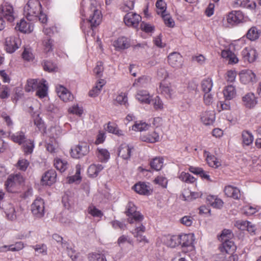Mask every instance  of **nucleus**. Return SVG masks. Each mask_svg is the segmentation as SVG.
Returning a JSON list of instances; mask_svg holds the SVG:
<instances>
[{
  "instance_id": "nucleus-56",
  "label": "nucleus",
  "mask_w": 261,
  "mask_h": 261,
  "mask_svg": "<svg viewBox=\"0 0 261 261\" xmlns=\"http://www.w3.org/2000/svg\"><path fill=\"white\" fill-rule=\"evenodd\" d=\"M42 43L45 52L47 53L52 50L53 40L50 39L49 36H46L44 39Z\"/></svg>"
},
{
  "instance_id": "nucleus-4",
  "label": "nucleus",
  "mask_w": 261,
  "mask_h": 261,
  "mask_svg": "<svg viewBox=\"0 0 261 261\" xmlns=\"http://www.w3.org/2000/svg\"><path fill=\"white\" fill-rule=\"evenodd\" d=\"M89 152V145L85 142H82L71 149L70 154L72 158L80 159L86 155Z\"/></svg>"
},
{
  "instance_id": "nucleus-17",
  "label": "nucleus",
  "mask_w": 261,
  "mask_h": 261,
  "mask_svg": "<svg viewBox=\"0 0 261 261\" xmlns=\"http://www.w3.org/2000/svg\"><path fill=\"white\" fill-rule=\"evenodd\" d=\"M56 91L61 99L65 102L72 100L73 99V96L71 93L62 86L57 87Z\"/></svg>"
},
{
  "instance_id": "nucleus-8",
  "label": "nucleus",
  "mask_w": 261,
  "mask_h": 261,
  "mask_svg": "<svg viewBox=\"0 0 261 261\" xmlns=\"http://www.w3.org/2000/svg\"><path fill=\"white\" fill-rule=\"evenodd\" d=\"M21 40L16 36L7 37L5 39V47L9 53H14L20 45Z\"/></svg>"
},
{
  "instance_id": "nucleus-38",
  "label": "nucleus",
  "mask_w": 261,
  "mask_h": 261,
  "mask_svg": "<svg viewBox=\"0 0 261 261\" xmlns=\"http://www.w3.org/2000/svg\"><path fill=\"white\" fill-rule=\"evenodd\" d=\"M96 153L98 160L101 162H107L110 158V153L106 149L98 148Z\"/></svg>"
},
{
  "instance_id": "nucleus-35",
  "label": "nucleus",
  "mask_w": 261,
  "mask_h": 261,
  "mask_svg": "<svg viewBox=\"0 0 261 261\" xmlns=\"http://www.w3.org/2000/svg\"><path fill=\"white\" fill-rule=\"evenodd\" d=\"M107 125V126L105 127V129L109 133L115 134L118 136H121L124 135L123 132L119 129L116 124L109 122Z\"/></svg>"
},
{
  "instance_id": "nucleus-1",
  "label": "nucleus",
  "mask_w": 261,
  "mask_h": 261,
  "mask_svg": "<svg viewBox=\"0 0 261 261\" xmlns=\"http://www.w3.org/2000/svg\"><path fill=\"white\" fill-rule=\"evenodd\" d=\"M100 6L95 0H91L90 7L88 11L89 15L87 19L91 28L98 25L101 21L102 15L99 10Z\"/></svg>"
},
{
  "instance_id": "nucleus-50",
  "label": "nucleus",
  "mask_w": 261,
  "mask_h": 261,
  "mask_svg": "<svg viewBox=\"0 0 261 261\" xmlns=\"http://www.w3.org/2000/svg\"><path fill=\"white\" fill-rule=\"evenodd\" d=\"M179 178L187 183H193L195 181V178L189 173L182 172L179 176Z\"/></svg>"
},
{
  "instance_id": "nucleus-54",
  "label": "nucleus",
  "mask_w": 261,
  "mask_h": 261,
  "mask_svg": "<svg viewBox=\"0 0 261 261\" xmlns=\"http://www.w3.org/2000/svg\"><path fill=\"white\" fill-rule=\"evenodd\" d=\"M88 259L89 261H107L103 254L97 253L89 254Z\"/></svg>"
},
{
  "instance_id": "nucleus-5",
  "label": "nucleus",
  "mask_w": 261,
  "mask_h": 261,
  "mask_svg": "<svg viewBox=\"0 0 261 261\" xmlns=\"http://www.w3.org/2000/svg\"><path fill=\"white\" fill-rule=\"evenodd\" d=\"M23 182V177L19 174L10 175L5 182V186L9 192H14L15 188Z\"/></svg>"
},
{
  "instance_id": "nucleus-18",
  "label": "nucleus",
  "mask_w": 261,
  "mask_h": 261,
  "mask_svg": "<svg viewBox=\"0 0 261 261\" xmlns=\"http://www.w3.org/2000/svg\"><path fill=\"white\" fill-rule=\"evenodd\" d=\"M133 146L129 145L126 143L122 144L118 150V156L124 160H128L130 158Z\"/></svg>"
},
{
  "instance_id": "nucleus-57",
  "label": "nucleus",
  "mask_w": 261,
  "mask_h": 261,
  "mask_svg": "<svg viewBox=\"0 0 261 261\" xmlns=\"http://www.w3.org/2000/svg\"><path fill=\"white\" fill-rule=\"evenodd\" d=\"M151 102L155 110H160L163 108V103L159 96L151 99Z\"/></svg>"
},
{
  "instance_id": "nucleus-27",
  "label": "nucleus",
  "mask_w": 261,
  "mask_h": 261,
  "mask_svg": "<svg viewBox=\"0 0 261 261\" xmlns=\"http://www.w3.org/2000/svg\"><path fill=\"white\" fill-rule=\"evenodd\" d=\"M46 82L43 79L40 81V84L36 89V95L40 98H44L47 95L48 87Z\"/></svg>"
},
{
  "instance_id": "nucleus-33",
  "label": "nucleus",
  "mask_w": 261,
  "mask_h": 261,
  "mask_svg": "<svg viewBox=\"0 0 261 261\" xmlns=\"http://www.w3.org/2000/svg\"><path fill=\"white\" fill-rule=\"evenodd\" d=\"M4 206L5 213L8 218L11 220L15 219L16 217V212L14 206L11 203H7Z\"/></svg>"
},
{
  "instance_id": "nucleus-28",
  "label": "nucleus",
  "mask_w": 261,
  "mask_h": 261,
  "mask_svg": "<svg viewBox=\"0 0 261 261\" xmlns=\"http://www.w3.org/2000/svg\"><path fill=\"white\" fill-rule=\"evenodd\" d=\"M140 138L143 142L154 143L159 141L160 137L155 132H153L150 134L141 135Z\"/></svg>"
},
{
  "instance_id": "nucleus-30",
  "label": "nucleus",
  "mask_w": 261,
  "mask_h": 261,
  "mask_svg": "<svg viewBox=\"0 0 261 261\" xmlns=\"http://www.w3.org/2000/svg\"><path fill=\"white\" fill-rule=\"evenodd\" d=\"M9 136L10 139L14 142L18 143L19 145L22 144L26 140L24 133L22 131H19L12 134L9 133Z\"/></svg>"
},
{
  "instance_id": "nucleus-37",
  "label": "nucleus",
  "mask_w": 261,
  "mask_h": 261,
  "mask_svg": "<svg viewBox=\"0 0 261 261\" xmlns=\"http://www.w3.org/2000/svg\"><path fill=\"white\" fill-rule=\"evenodd\" d=\"M223 94L226 99H232L236 95V91L234 87L232 85L226 86L223 90Z\"/></svg>"
},
{
  "instance_id": "nucleus-42",
  "label": "nucleus",
  "mask_w": 261,
  "mask_h": 261,
  "mask_svg": "<svg viewBox=\"0 0 261 261\" xmlns=\"http://www.w3.org/2000/svg\"><path fill=\"white\" fill-rule=\"evenodd\" d=\"M234 4L237 6L249 8L252 9L256 7V4L254 2L250 3L249 0H235Z\"/></svg>"
},
{
  "instance_id": "nucleus-58",
  "label": "nucleus",
  "mask_w": 261,
  "mask_h": 261,
  "mask_svg": "<svg viewBox=\"0 0 261 261\" xmlns=\"http://www.w3.org/2000/svg\"><path fill=\"white\" fill-rule=\"evenodd\" d=\"M103 71V63L98 62L96 67L93 69V72L97 77H101Z\"/></svg>"
},
{
  "instance_id": "nucleus-53",
  "label": "nucleus",
  "mask_w": 261,
  "mask_h": 261,
  "mask_svg": "<svg viewBox=\"0 0 261 261\" xmlns=\"http://www.w3.org/2000/svg\"><path fill=\"white\" fill-rule=\"evenodd\" d=\"M165 24L168 27L173 28L174 26V21L170 15L167 12L161 15Z\"/></svg>"
},
{
  "instance_id": "nucleus-29",
  "label": "nucleus",
  "mask_w": 261,
  "mask_h": 261,
  "mask_svg": "<svg viewBox=\"0 0 261 261\" xmlns=\"http://www.w3.org/2000/svg\"><path fill=\"white\" fill-rule=\"evenodd\" d=\"M242 140L243 146H249L253 143L254 136L248 130H243L242 133Z\"/></svg>"
},
{
  "instance_id": "nucleus-2",
  "label": "nucleus",
  "mask_w": 261,
  "mask_h": 261,
  "mask_svg": "<svg viewBox=\"0 0 261 261\" xmlns=\"http://www.w3.org/2000/svg\"><path fill=\"white\" fill-rule=\"evenodd\" d=\"M41 9V5L38 0H29L24 7L27 18L30 21L37 20Z\"/></svg>"
},
{
  "instance_id": "nucleus-59",
  "label": "nucleus",
  "mask_w": 261,
  "mask_h": 261,
  "mask_svg": "<svg viewBox=\"0 0 261 261\" xmlns=\"http://www.w3.org/2000/svg\"><path fill=\"white\" fill-rule=\"evenodd\" d=\"M140 28L141 30L147 33L152 32L154 30V28L153 25L144 22H142L141 23Z\"/></svg>"
},
{
  "instance_id": "nucleus-64",
  "label": "nucleus",
  "mask_w": 261,
  "mask_h": 261,
  "mask_svg": "<svg viewBox=\"0 0 261 261\" xmlns=\"http://www.w3.org/2000/svg\"><path fill=\"white\" fill-rule=\"evenodd\" d=\"M24 60L30 61L34 59V55L30 48H25L22 54Z\"/></svg>"
},
{
  "instance_id": "nucleus-45",
  "label": "nucleus",
  "mask_w": 261,
  "mask_h": 261,
  "mask_svg": "<svg viewBox=\"0 0 261 261\" xmlns=\"http://www.w3.org/2000/svg\"><path fill=\"white\" fill-rule=\"evenodd\" d=\"M40 84V81L38 82L35 79H29L27 81V85L25 89L27 92H30L33 90H36L37 87Z\"/></svg>"
},
{
  "instance_id": "nucleus-25",
  "label": "nucleus",
  "mask_w": 261,
  "mask_h": 261,
  "mask_svg": "<svg viewBox=\"0 0 261 261\" xmlns=\"http://www.w3.org/2000/svg\"><path fill=\"white\" fill-rule=\"evenodd\" d=\"M136 97V98L142 103L146 104L151 103V96L146 90H139Z\"/></svg>"
},
{
  "instance_id": "nucleus-44",
  "label": "nucleus",
  "mask_w": 261,
  "mask_h": 261,
  "mask_svg": "<svg viewBox=\"0 0 261 261\" xmlns=\"http://www.w3.org/2000/svg\"><path fill=\"white\" fill-rule=\"evenodd\" d=\"M213 87L212 80L207 78L203 80L201 82V88L204 93H209Z\"/></svg>"
},
{
  "instance_id": "nucleus-23",
  "label": "nucleus",
  "mask_w": 261,
  "mask_h": 261,
  "mask_svg": "<svg viewBox=\"0 0 261 261\" xmlns=\"http://www.w3.org/2000/svg\"><path fill=\"white\" fill-rule=\"evenodd\" d=\"M117 50L124 49L130 46L129 40L125 37H120L113 44Z\"/></svg>"
},
{
  "instance_id": "nucleus-34",
  "label": "nucleus",
  "mask_w": 261,
  "mask_h": 261,
  "mask_svg": "<svg viewBox=\"0 0 261 261\" xmlns=\"http://www.w3.org/2000/svg\"><path fill=\"white\" fill-rule=\"evenodd\" d=\"M133 189L138 193L147 195L149 192V187L144 182H139L133 186Z\"/></svg>"
},
{
  "instance_id": "nucleus-10",
  "label": "nucleus",
  "mask_w": 261,
  "mask_h": 261,
  "mask_svg": "<svg viewBox=\"0 0 261 261\" xmlns=\"http://www.w3.org/2000/svg\"><path fill=\"white\" fill-rule=\"evenodd\" d=\"M239 76L241 82L244 84L254 83L257 81L255 74L251 70H242Z\"/></svg>"
},
{
  "instance_id": "nucleus-41",
  "label": "nucleus",
  "mask_w": 261,
  "mask_h": 261,
  "mask_svg": "<svg viewBox=\"0 0 261 261\" xmlns=\"http://www.w3.org/2000/svg\"><path fill=\"white\" fill-rule=\"evenodd\" d=\"M150 165L152 169L156 170H160L163 165V159L162 158H155L150 162Z\"/></svg>"
},
{
  "instance_id": "nucleus-20",
  "label": "nucleus",
  "mask_w": 261,
  "mask_h": 261,
  "mask_svg": "<svg viewBox=\"0 0 261 261\" xmlns=\"http://www.w3.org/2000/svg\"><path fill=\"white\" fill-rule=\"evenodd\" d=\"M159 91L167 98H171L173 94V90L172 89L170 83L163 81L160 83V87L158 89Z\"/></svg>"
},
{
  "instance_id": "nucleus-11",
  "label": "nucleus",
  "mask_w": 261,
  "mask_h": 261,
  "mask_svg": "<svg viewBox=\"0 0 261 261\" xmlns=\"http://www.w3.org/2000/svg\"><path fill=\"white\" fill-rule=\"evenodd\" d=\"M52 238L57 243H60L62 245V247H66L68 254L73 261H78L77 254H74V251L72 248H69L68 247V244L67 242L65 241H63V239L61 236L57 233H55L53 235Z\"/></svg>"
},
{
  "instance_id": "nucleus-46",
  "label": "nucleus",
  "mask_w": 261,
  "mask_h": 261,
  "mask_svg": "<svg viewBox=\"0 0 261 261\" xmlns=\"http://www.w3.org/2000/svg\"><path fill=\"white\" fill-rule=\"evenodd\" d=\"M23 149L25 153H31L34 147V144L33 141L31 140H26L23 143Z\"/></svg>"
},
{
  "instance_id": "nucleus-14",
  "label": "nucleus",
  "mask_w": 261,
  "mask_h": 261,
  "mask_svg": "<svg viewBox=\"0 0 261 261\" xmlns=\"http://www.w3.org/2000/svg\"><path fill=\"white\" fill-rule=\"evenodd\" d=\"M182 56L177 53H172L168 56V63L173 68H179L182 64Z\"/></svg>"
},
{
  "instance_id": "nucleus-43",
  "label": "nucleus",
  "mask_w": 261,
  "mask_h": 261,
  "mask_svg": "<svg viewBox=\"0 0 261 261\" xmlns=\"http://www.w3.org/2000/svg\"><path fill=\"white\" fill-rule=\"evenodd\" d=\"M33 118L34 124L38 128L39 131L44 132L45 130V125L42 119L40 117L39 115H34Z\"/></svg>"
},
{
  "instance_id": "nucleus-31",
  "label": "nucleus",
  "mask_w": 261,
  "mask_h": 261,
  "mask_svg": "<svg viewBox=\"0 0 261 261\" xmlns=\"http://www.w3.org/2000/svg\"><path fill=\"white\" fill-rule=\"evenodd\" d=\"M224 192L228 197H232L234 199H238L240 196V190L231 186H226L225 188Z\"/></svg>"
},
{
  "instance_id": "nucleus-40",
  "label": "nucleus",
  "mask_w": 261,
  "mask_h": 261,
  "mask_svg": "<svg viewBox=\"0 0 261 261\" xmlns=\"http://www.w3.org/2000/svg\"><path fill=\"white\" fill-rule=\"evenodd\" d=\"M54 165L57 170L62 172L66 170L68 165L66 161L57 158L54 161Z\"/></svg>"
},
{
  "instance_id": "nucleus-21",
  "label": "nucleus",
  "mask_w": 261,
  "mask_h": 261,
  "mask_svg": "<svg viewBox=\"0 0 261 261\" xmlns=\"http://www.w3.org/2000/svg\"><path fill=\"white\" fill-rule=\"evenodd\" d=\"M56 172L53 169H50L46 171L42 176V181L44 184L50 185L56 181Z\"/></svg>"
},
{
  "instance_id": "nucleus-63",
  "label": "nucleus",
  "mask_w": 261,
  "mask_h": 261,
  "mask_svg": "<svg viewBox=\"0 0 261 261\" xmlns=\"http://www.w3.org/2000/svg\"><path fill=\"white\" fill-rule=\"evenodd\" d=\"M89 213L93 217L100 218L102 216V213L101 211L96 208L95 206H90L88 208Z\"/></svg>"
},
{
  "instance_id": "nucleus-39",
  "label": "nucleus",
  "mask_w": 261,
  "mask_h": 261,
  "mask_svg": "<svg viewBox=\"0 0 261 261\" xmlns=\"http://www.w3.org/2000/svg\"><path fill=\"white\" fill-rule=\"evenodd\" d=\"M260 34V31L256 27H252L248 31L246 37L250 40L254 41L259 38Z\"/></svg>"
},
{
  "instance_id": "nucleus-47",
  "label": "nucleus",
  "mask_w": 261,
  "mask_h": 261,
  "mask_svg": "<svg viewBox=\"0 0 261 261\" xmlns=\"http://www.w3.org/2000/svg\"><path fill=\"white\" fill-rule=\"evenodd\" d=\"M155 6L157 9L156 13L158 14L161 15L167 12L166 4L163 1V0H157Z\"/></svg>"
},
{
  "instance_id": "nucleus-62",
  "label": "nucleus",
  "mask_w": 261,
  "mask_h": 261,
  "mask_svg": "<svg viewBox=\"0 0 261 261\" xmlns=\"http://www.w3.org/2000/svg\"><path fill=\"white\" fill-rule=\"evenodd\" d=\"M43 66L44 70L51 72L56 70V67L51 62L45 61L43 63Z\"/></svg>"
},
{
  "instance_id": "nucleus-55",
  "label": "nucleus",
  "mask_w": 261,
  "mask_h": 261,
  "mask_svg": "<svg viewBox=\"0 0 261 261\" xmlns=\"http://www.w3.org/2000/svg\"><path fill=\"white\" fill-rule=\"evenodd\" d=\"M180 235L170 237L167 242L168 245L172 248L180 245Z\"/></svg>"
},
{
  "instance_id": "nucleus-7",
  "label": "nucleus",
  "mask_w": 261,
  "mask_h": 261,
  "mask_svg": "<svg viewBox=\"0 0 261 261\" xmlns=\"http://www.w3.org/2000/svg\"><path fill=\"white\" fill-rule=\"evenodd\" d=\"M33 214L37 218H42L44 215V202L41 198H37L31 205Z\"/></svg>"
},
{
  "instance_id": "nucleus-26",
  "label": "nucleus",
  "mask_w": 261,
  "mask_h": 261,
  "mask_svg": "<svg viewBox=\"0 0 261 261\" xmlns=\"http://www.w3.org/2000/svg\"><path fill=\"white\" fill-rule=\"evenodd\" d=\"M104 168V166L99 164H93L88 169V173L89 176L92 177H96L99 173Z\"/></svg>"
},
{
  "instance_id": "nucleus-6",
  "label": "nucleus",
  "mask_w": 261,
  "mask_h": 261,
  "mask_svg": "<svg viewBox=\"0 0 261 261\" xmlns=\"http://www.w3.org/2000/svg\"><path fill=\"white\" fill-rule=\"evenodd\" d=\"M0 15L10 23L13 22L16 17L12 6L7 4L1 6Z\"/></svg>"
},
{
  "instance_id": "nucleus-16",
  "label": "nucleus",
  "mask_w": 261,
  "mask_h": 261,
  "mask_svg": "<svg viewBox=\"0 0 261 261\" xmlns=\"http://www.w3.org/2000/svg\"><path fill=\"white\" fill-rule=\"evenodd\" d=\"M221 242L222 245L219 247L221 252H225L228 255H230L236 250L237 247L231 240Z\"/></svg>"
},
{
  "instance_id": "nucleus-52",
  "label": "nucleus",
  "mask_w": 261,
  "mask_h": 261,
  "mask_svg": "<svg viewBox=\"0 0 261 261\" xmlns=\"http://www.w3.org/2000/svg\"><path fill=\"white\" fill-rule=\"evenodd\" d=\"M233 235L231 231L229 229H224L219 237L220 241L230 240L232 239Z\"/></svg>"
},
{
  "instance_id": "nucleus-61",
  "label": "nucleus",
  "mask_w": 261,
  "mask_h": 261,
  "mask_svg": "<svg viewBox=\"0 0 261 261\" xmlns=\"http://www.w3.org/2000/svg\"><path fill=\"white\" fill-rule=\"evenodd\" d=\"M29 165V162L25 159H20L17 163V168L21 170L25 171Z\"/></svg>"
},
{
  "instance_id": "nucleus-15",
  "label": "nucleus",
  "mask_w": 261,
  "mask_h": 261,
  "mask_svg": "<svg viewBox=\"0 0 261 261\" xmlns=\"http://www.w3.org/2000/svg\"><path fill=\"white\" fill-rule=\"evenodd\" d=\"M194 236L193 233L184 234L180 235V245L182 247H189V250L193 249V242Z\"/></svg>"
},
{
  "instance_id": "nucleus-32",
  "label": "nucleus",
  "mask_w": 261,
  "mask_h": 261,
  "mask_svg": "<svg viewBox=\"0 0 261 261\" xmlns=\"http://www.w3.org/2000/svg\"><path fill=\"white\" fill-rule=\"evenodd\" d=\"M204 154L206 156V161L210 166L216 168L221 165V162L214 155H211L207 151H205Z\"/></svg>"
},
{
  "instance_id": "nucleus-22",
  "label": "nucleus",
  "mask_w": 261,
  "mask_h": 261,
  "mask_svg": "<svg viewBox=\"0 0 261 261\" xmlns=\"http://www.w3.org/2000/svg\"><path fill=\"white\" fill-rule=\"evenodd\" d=\"M215 119V114L214 111H205L201 115V120L205 125L213 124Z\"/></svg>"
},
{
  "instance_id": "nucleus-13",
  "label": "nucleus",
  "mask_w": 261,
  "mask_h": 261,
  "mask_svg": "<svg viewBox=\"0 0 261 261\" xmlns=\"http://www.w3.org/2000/svg\"><path fill=\"white\" fill-rule=\"evenodd\" d=\"M241 54L244 61L249 63L255 61L257 56L256 50L251 47H247L243 49Z\"/></svg>"
},
{
  "instance_id": "nucleus-60",
  "label": "nucleus",
  "mask_w": 261,
  "mask_h": 261,
  "mask_svg": "<svg viewBox=\"0 0 261 261\" xmlns=\"http://www.w3.org/2000/svg\"><path fill=\"white\" fill-rule=\"evenodd\" d=\"M116 101L120 105H125L127 102V95L125 93H120L116 98Z\"/></svg>"
},
{
  "instance_id": "nucleus-36",
  "label": "nucleus",
  "mask_w": 261,
  "mask_h": 261,
  "mask_svg": "<svg viewBox=\"0 0 261 261\" xmlns=\"http://www.w3.org/2000/svg\"><path fill=\"white\" fill-rule=\"evenodd\" d=\"M105 84L106 82L104 80H99L98 82L96 83V85L93 88V89L89 91V95L90 97L97 96L99 94L102 87L105 85Z\"/></svg>"
},
{
  "instance_id": "nucleus-3",
  "label": "nucleus",
  "mask_w": 261,
  "mask_h": 261,
  "mask_svg": "<svg viewBox=\"0 0 261 261\" xmlns=\"http://www.w3.org/2000/svg\"><path fill=\"white\" fill-rule=\"evenodd\" d=\"M125 213L128 217V222L130 224L135 222H140L143 220L144 218L139 212L137 211L136 206L131 202L128 203Z\"/></svg>"
},
{
  "instance_id": "nucleus-51",
  "label": "nucleus",
  "mask_w": 261,
  "mask_h": 261,
  "mask_svg": "<svg viewBox=\"0 0 261 261\" xmlns=\"http://www.w3.org/2000/svg\"><path fill=\"white\" fill-rule=\"evenodd\" d=\"M82 169L81 165L80 164H77L75 166V173L74 175L69 177V182L72 183L76 181L79 180L81 179V177L80 176L81 170Z\"/></svg>"
},
{
  "instance_id": "nucleus-12",
  "label": "nucleus",
  "mask_w": 261,
  "mask_h": 261,
  "mask_svg": "<svg viewBox=\"0 0 261 261\" xmlns=\"http://www.w3.org/2000/svg\"><path fill=\"white\" fill-rule=\"evenodd\" d=\"M244 16L242 12L234 11L227 15L226 20L228 24L232 26L241 22Z\"/></svg>"
},
{
  "instance_id": "nucleus-48",
  "label": "nucleus",
  "mask_w": 261,
  "mask_h": 261,
  "mask_svg": "<svg viewBox=\"0 0 261 261\" xmlns=\"http://www.w3.org/2000/svg\"><path fill=\"white\" fill-rule=\"evenodd\" d=\"M150 125L145 122L140 121L136 122L133 126L132 129L135 131H144L148 129Z\"/></svg>"
},
{
  "instance_id": "nucleus-24",
  "label": "nucleus",
  "mask_w": 261,
  "mask_h": 261,
  "mask_svg": "<svg viewBox=\"0 0 261 261\" xmlns=\"http://www.w3.org/2000/svg\"><path fill=\"white\" fill-rule=\"evenodd\" d=\"M15 29L24 33H29L33 31V27L26 21L21 19L18 22L15 27Z\"/></svg>"
},
{
  "instance_id": "nucleus-19",
  "label": "nucleus",
  "mask_w": 261,
  "mask_h": 261,
  "mask_svg": "<svg viewBox=\"0 0 261 261\" xmlns=\"http://www.w3.org/2000/svg\"><path fill=\"white\" fill-rule=\"evenodd\" d=\"M243 105L247 108L251 109L257 103L256 98L253 93H248L242 97Z\"/></svg>"
},
{
  "instance_id": "nucleus-9",
  "label": "nucleus",
  "mask_w": 261,
  "mask_h": 261,
  "mask_svg": "<svg viewBox=\"0 0 261 261\" xmlns=\"http://www.w3.org/2000/svg\"><path fill=\"white\" fill-rule=\"evenodd\" d=\"M141 19L139 15L133 12H129L124 16L123 19L127 26L137 28Z\"/></svg>"
},
{
  "instance_id": "nucleus-49",
  "label": "nucleus",
  "mask_w": 261,
  "mask_h": 261,
  "mask_svg": "<svg viewBox=\"0 0 261 261\" xmlns=\"http://www.w3.org/2000/svg\"><path fill=\"white\" fill-rule=\"evenodd\" d=\"M35 251L38 254H41L43 255H46L47 253V248L45 244H37L31 246Z\"/></svg>"
}]
</instances>
